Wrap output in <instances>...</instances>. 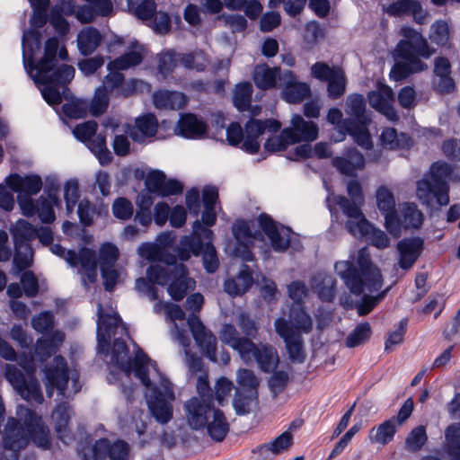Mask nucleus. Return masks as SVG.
Returning <instances> with one entry per match:
<instances>
[{
	"label": "nucleus",
	"mask_w": 460,
	"mask_h": 460,
	"mask_svg": "<svg viewBox=\"0 0 460 460\" xmlns=\"http://www.w3.org/2000/svg\"><path fill=\"white\" fill-rule=\"evenodd\" d=\"M18 362L25 375L15 366L8 364L4 367L5 377L23 399L41 402L43 397L40 385L32 376L36 368L34 357L22 354L19 356Z\"/></svg>",
	"instance_id": "10"
},
{
	"label": "nucleus",
	"mask_w": 460,
	"mask_h": 460,
	"mask_svg": "<svg viewBox=\"0 0 460 460\" xmlns=\"http://www.w3.org/2000/svg\"><path fill=\"white\" fill-rule=\"evenodd\" d=\"M282 73L279 67L271 68L267 65H260L254 68L253 81L261 89L274 88L278 81L280 83Z\"/></svg>",
	"instance_id": "37"
},
{
	"label": "nucleus",
	"mask_w": 460,
	"mask_h": 460,
	"mask_svg": "<svg viewBox=\"0 0 460 460\" xmlns=\"http://www.w3.org/2000/svg\"><path fill=\"white\" fill-rule=\"evenodd\" d=\"M423 249V240L420 237L406 238L397 244L399 252L398 266L404 270H410L420 257Z\"/></svg>",
	"instance_id": "29"
},
{
	"label": "nucleus",
	"mask_w": 460,
	"mask_h": 460,
	"mask_svg": "<svg viewBox=\"0 0 460 460\" xmlns=\"http://www.w3.org/2000/svg\"><path fill=\"white\" fill-rule=\"evenodd\" d=\"M401 40L398 42L395 53L399 58L407 60L420 59L419 57L429 58L433 51L427 40L416 30L404 26L400 30Z\"/></svg>",
	"instance_id": "12"
},
{
	"label": "nucleus",
	"mask_w": 460,
	"mask_h": 460,
	"mask_svg": "<svg viewBox=\"0 0 460 460\" xmlns=\"http://www.w3.org/2000/svg\"><path fill=\"white\" fill-rule=\"evenodd\" d=\"M186 102L185 95L177 92L159 91L154 94V104L157 108L181 109Z\"/></svg>",
	"instance_id": "45"
},
{
	"label": "nucleus",
	"mask_w": 460,
	"mask_h": 460,
	"mask_svg": "<svg viewBox=\"0 0 460 460\" xmlns=\"http://www.w3.org/2000/svg\"><path fill=\"white\" fill-rule=\"evenodd\" d=\"M428 437L423 426L414 428L407 436L405 448L411 452H417L426 444Z\"/></svg>",
	"instance_id": "58"
},
{
	"label": "nucleus",
	"mask_w": 460,
	"mask_h": 460,
	"mask_svg": "<svg viewBox=\"0 0 460 460\" xmlns=\"http://www.w3.org/2000/svg\"><path fill=\"white\" fill-rule=\"evenodd\" d=\"M445 450L453 460H460V424L453 423L446 429Z\"/></svg>",
	"instance_id": "48"
},
{
	"label": "nucleus",
	"mask_w": 460,
	"mask_h": 460,
	"mask_svg": "<svg viewBox=\"0 0 460 460\" xmlns=\"http://www.w3.org/2000/svg\"><path fill=\"white\" fill-rule=\"evenodd\" d=\"M398 428L395 418H391L372 428L368 439L372 444L385 446L394 439Z\"/></svg>",
	"instance_id": "36"
},
{
	"label": "nucleus",
	"mask_w": 460,
	"mask_h": 460,
	"mask_svg": "<svg viewBox=\"0 0 460 460\" xmlns=\"http://www.w3.org/2000/svg\"><path fill=\"white\" fill-rule=\"evenodd\" d=\"M236 383L238 390L250 392V396L242 401L237 394L234 399V407L238 414H244L249 411V406L255 395L256 389L259 385V379L252 370L242 368L236 373Z\"/></svg>",
	"instance_id": "23"
},
{
	"label": "nucleus",
	"mask_w": 460,
	"mask_h": 460,
	"mask_svg": "<svg viewBox=\"0 0 460 460\" xmlns=\"http://www.w3.org/2000/svg\"><path fill=\"white\" fill-rule=\"evenodd\" d=\"M97 123L87 121L77 125L73 129L74 136L82 142H87V146L99 159L102 164L111 162V155L106 146L105 137L101 134H95Z\"/></svg>",
	"instance_id": "13"
},
{
	"label": "nucleus",
	"mask_w": 460,
	"mask_h": 460,
	"mask_svg": "<svg viewBox=\"0 0 460 460\" xmlns=\"http://www.w3.org/2000/svg\"><path fill=\"white\" fill-rule=\"evenodd\" d=\"M142 58L143 55L141 50L136 49L111 61L107 65V68L108 70H127L138 65L142 61Z\"/></svg>",
	"instance_id": "51"
},
{
	"label": "nucleus",
	"mask_w": 460,
	"mask_h": 460,
	"mask_svg": "<svg viewBox=\"0 0 460 460\" xmlns=\"http://www.w3.org/2000/svg\"><path fill=\"white\" fill-rule=\"evenodd\" d=\"M257 225L270 240L272 248L277 252L285 251L289 244V229L278 226L267 215H261L257 219Z\"/></svg>",
	"instance_id": "25"
},
{
	"label": "nucleus",
	"mask_w": 460,
	"mask_h": 460,
	"mask_svg": "<svg viewBox=\"0 0 460 460\" xmlns=\"http://www.w3.org/2000/svg\"><path fill=\"white\" fill-rule=\"evenodd\" d=\"M380 145L386 149L408 148L411 145V138L404 133L398 134L394 128H387L379 137Z\"/></svg>",
	"instance_id": "42"
},
{
	"label": "nucleus",
	"mask_w": 460,
	"mask_h": 460,
	"mask_svg": "<svg viewBox=\"0 0 460 460\" xmlns=\"http://www.w3.org/2000/svg\"><path fill=\"white\" fill-rule=\"evenodd\" d=\"M20 416L24 418V427L13 419L7 422L4 435L5 447L19 450L31 439L39 447L47 448L50 443L49 435L41 419L27 409L21 410Z\"/></svg>",
	"instance_id": "6"
},
{
	"label": "nucleus",
	"mask_w": 460,
	"mask_h": 460,
	"mask_svg": "<svg viewBox=\"0 0 460 460\" xmlns=\"http://www.w3.org/2000/svg\"><path fill=\"white\" fill-rule=\"evenodd\" d=\"M128 9L142 20L151 18L155 10L154 0H128Z\"/></svg>",
	"instance_id": "57"
},
{
	"label": "nucleus",
	"mask_w": 460,
	"mask_h": 460,
	"mask_svg": "<svg viewBox=\"0 0 460 460\" xmlns=\"http://www.w3.org/2000/svg\"><path fill=\"white\" fill-rule=\"evenodd\" d=\"M312 326L311 317L299 305L291 308L288 320L279 317L275 321V332L284 340L292 360H303L301 335L310 332Z\"/></svg>",
	"instance_id": "7"
},
{
	"label": "nucleus",
	"mask_w": 460,
	"mask_h": 460,
	"mask_svg": "<svg viewBox=\"0 0 460 460\" xmlns=\"http://www.w3.org/2000/svg\"><path fill=\"white\" fill-rule=\"evenodd\" d=\"M315 155L319 158H325L331 155V150L326 143H317L314 148L311 145L304 144L296 147V156L299 157H309Z\"/></svg>",
	"instance_id": "56"
},
{
	"label": "nucleus",
	"mask_w": 460,
	"mask_h": 460,
	"mask_svg": "<svg viewBox=\"0 0 460 460\" xmlns=\"http://www.w3.org/2000/svg\"><path fill=\"white\" fill-rule=\"evenodd\" d=\"M174 131L176 135L184 137L197 138L205 135L207 126L196 116L192 114H186L181 116Z\"/></svg>",
	"instance_id": "35"
},
{
	"label": "nucleus",
	"mask_w": 460,
	"mask_h": 460,
	"mask_svg": "<svg viewBox=\"0 0 460 460\" xmlns=\"http://www.w3.org/2000/svg\"><path fill=\"white\" fill-rule=\"evenodd\" d=\"M52 419L55 422L56 431L60 439L66 442L69 438L68 432V420H69V411L65 405L58 406L52 414Z\"/></svg>",
	"instance_id": "53"
},
{
	"label": "nucleus",
	"mask_w": 460,
	"mask_h": 460,
	"mask_svg": "<svg viewBox=\"0 0 460 460\" xmlns=\"http://www.w3.org/2000/svg\"><path fill=\"white\" fill-rule=\"evenodd\" d=\"M221 341L236 350L244 362H250L255 351V344L249 339L239 338L236 329L230 324H225L220 332Z\"/></svg>",
	"instance_id": "22"
},
{
	"label": "nucleus",
	"mask_w": 460,
	"mask_h": 460,
	"mask_svg": "<svg viewBox=\"0 0 460 460\" xmlns=\"http://www.w3.org/2000/svg\"><path fill=\"white\" fill-rule=\"evenodd\" d=\"M40 207L38 208V215L43 223H50L55 220V214L53 211L54 206H59L60 201L58 197L49 195L47 198L40 199Z\"/></svg>",
	"instance_id": "55"
},
{
	"label": "nucleus",
	"mask_w": 460,
	"mask_h": 460,
	"mask_svg": "<svg viewBox=\"0 0 460 460\" xmlns=\"http://www.w3.org/2000/svg\"><path fill=\"white\" fill-rule=\"evenodd\" d=\"M16 253L13 258V264L21 270L28 268L32 264L33 252L31 248L26 243L15 244Z\"/></svg>",
	"instance_id": "61"
},
{
	"label": "nucleus",
	"mask_w": 460,
	"mask_h": 460,
	"mask_svg": "<svg viewBox=\"0 0 460 460\" xmlns=\"http://www.w3.org/2000/svg\"><path fill=\"white\" fill-rule=\"evenodd\" d=\"M352 260L359 268L356 272L352 263L349 261H339L335 264L337 274L344 280L345 285L355 295H363V300L358 306L360 315L368 314L375 305L385 296L387 290L372 296L383 286V276L380 269L370 260L367 248L358 251Z\"/></svg>",
	"instance_id": "4"
},
{
	"label": "nucleus",
	"mask_w": 460,
	"mask_h": 460,
	"mask_svg": "<svg viewBox=\"0 0 460 460\" xmlns=\"http://www.w3.org/2000/svg\"><path fill=\"white\" fill-rule=\"evenodd\" d=\"M158 128L157 119L153 114H146L136 119L135 126L123 125V131L129 134L136 142H143L146 137L155 135Z\"/></svg>",
	"instance_id": "31"
},
{
	"label": "nucleus",
	"mask_w": 460,
	"mask_h": 460,
	"mask_svg": "<svg viewBox=\"0 0 460 460\" xmlns=\"http://www.w3.org/2000/svg\"><path fill=\"white\" fill-rule=\"evenodd\" d=\"M255 359L259 367L265 372H271L276 370L279 358L277 351L267 346L257 347L255 345V351L250 361Z\"/></svg>",
	"instance_id": "41"
},
{
	"label": "nucleus",
	"mask_w": 460,
	"mask_h": 460,
	"mask_svg": "<svg viewBox=\"0 0 460 460\" xmlns=\"http://www.w3.org/2000/svg\"><path fill=\"white\" fill-rule=\"evenodd\" d=\"M252 86L250 83H241L235 86L234 103L239 111H244L251 102Z\"/></svg>",
	"instance_id": "59"
},
{
	"label": "nucleus",
	"mask_w": 460,
	"mask_h": 460,
	"mask_svg": "<svg viewBox=\"0 0 460 460\" xmlns=\"http://www.w3.org/2000/svg\"><path fill=\"white\" fill-rule=\"evenodd\" d=\"M334 166L344 174H353L355 171L362 169L365 165V159L361 154L352 150L348 155V159L337 157L333 160Z\"/></svg>",
	"instance_id": "47"
},
{
	"label": "nucleus",
	"mask_w": 460,
	"mask_h": 460,
	"mask_svg": "<svg viewBox=\"0 0 460 460\" xmlns=\"http://www.w3.org/2000/svg\"><path fill=\"white\" fill-rule=\"evenodd\" d=\"M213 232L200 225L199 221L193 224L191 236H183L177 250L179 259L188 261L191 254L202 255L203 265L208 272H215L218 268V259L215 247L212 245Z\"/></svg>",
	"instance_id": "8"
},
{
	"label": "nucleus",
	"mask_w": 460,
	"mask_h": 460,
	"mask_svg": "<svg viewBox=\"0 0 460 460\" xmlns=\"http://www.w3.org/2000/svg\"><path fill=\"white\" fill-rule=\"evenodd\" d=\"M106 127H111L114 130L117 129L112 144L115 154L119 156L127 155L130 151V142L128 137L124 134L120 133L117 123L111 121L106 124ZM121 132L125 133L123 128L121 129Z\"/></svg>",
	"instance_id": "62"
},
{
	"label": "nucleus",
	"mask_w": 460,
	"mask_h": 460,
	"mask_svg": "<svg viewBox=\"0 0 460 460\" xmlns=\"http://www.w3.org/2000/svg\"><path fill=\"white\" fill-rule=\"evenodd\" d=\"M4 181L18 196L36 195L42 188L41 178L36 174L21 176L13 173L7 176Z\"/></svg>",
	"instance_id": "28"
},
{
	"label": "nucleus",
	"mask_w": 460,
	"mask_h": 460,
	"mask_svg": "<svg viewBox=\"0 0 460 460\" xmlns=\"http://www.w3.org/2000/svg\"><path fill=\"white\" fill-rule=\"evenodd\" d=\"M451 30L448 22L445 20H436L430 25L429 39L438 46H446L449 43Z\"/></svg>",
	"instance_id": "50"
},
{
	"label": "nucleus",
	"mask_w": 460,
	"mask_h": 460,
	"mask_svg": "<svg viewBox=\"0 0 460 460\" xmlns=\"http://www.w3.org/2000/svg\"><path fill=\"white\" fill-rule=\"evenodd\" d=\"M327 120L329 123L335 126L337 135L332 137L334 142H341L344 139L345 134L349 131L356 140V142L364 148L369 149L372 146L369 133L364 125L349 128L342 120V112L336 108L329 110L327 114Z\"/></svg>",
	"instance_id": "15"
},
{
	"label": "nucleus",
	"mask_w": 460,
	"mask_h": 460,
	"mask_svg": "<svg viewBox=\"0 0 460 460\" xmlns=\"http://www.w3.org/2000/svg\"><path fill=\"white\" fill-rule=\"evenodd\" d=\"M53 362L54 367H49L44 370L45 385L49 395L52 394L54 387L62 391L68 380L65 359L58 356L54 358Z\"/></svg>",
	"instance_id": "33"
},
{
	"label": "nucleus",
	"mask_w": 460,
	"mask_h": 460,
	"mask_svg": "<svg viewBox=\"0 0 460 460\" xmlns=\"http://www.w3.org/2000/svg\"><path fill=\"white\" fill-rule=\"evenodd\" d=\"M138 255L147 261H160L166 264L151 266L146 270L147 280L140 278L136 281V289L150 300L158 298L153 285H168V294L174 300H181L188 290L193 289L195 282L187 277L186 268L177 264L172 256L164 254L159 247L153 243H142L137 249Z\"/></svg>",
	"instance_id": "3"
},
{
	"label": "nucleus",
	"mask_w": 460,
	"mask_h": 460,
	"mask_svg": "<svg viewBox=\"0 0 460 460\" xmlns=\"http://www.w3.org/2000/svg\"><path fill=\"white\" fill-rule=\"evenodd\" d=\"M206 426L208 435L215 441H222L229 429V425L224 414L216 409L212 411Z\"/></svg>",
	"instance_id": "40"
},
{
	"label": "nucleus",
	"mask_w": 460,
	"mask_h": 460,
	"mask_svg": "<svg viewBox=\"0 0 460 460\" xmlns=\"http://www.w3.org/2000/svg\"><path fill=\"white\" fill-rule=\"evenodd\" d=\"M99 319L97 323V336L99 351L104 352L113 329L119 326L120 319L112 309L104 313L102 307H98Z\"/></svg>",
	"instance_id": "30"
},
{
	"label": "nucleus",
	"mask_w": 460,
	"mask_h": 460,
	"mask_svg": "<svg viewBox=\"0 0 460 460\" xmlns=\"http://www.w3.org/2000/svg\"><path fill=\"white\" fill-rule=\"evenodd\" d=\"M209 404L198 398H192L185 404V418L187 423L193 429H199L206 426L212 411Z\"/></svg>",
	"instance_id": "27"
},
{
	"label": "nucleus",
	"mask_w": 460,
	"mask_h": 460,
	"mask_svg": "<svg viewBox=\"0 0 460 460\" xmlns=\"http://www.w3.org/2000/svg\"><path fill=\"white\" fill-rule=\"evenodd\" d=\"M252 284V277L247 266H242L239 274L225 283V290L230 296H240L245 293Z\"/></svg>",
	"instance_id": "39"
},
{
	"label": "nucleus",
	"mask_w": 460,
	"mask_h": 460,
	"mask_svg": "<svg viewBox=\"0 0 460 460\" xmlns=\"http://www.w3.org/2000/svg\"><path fill=\"white\" fill-rule=\"evenodd\" d=\"M52 253L64 258L71 266L81 265L82 270L88 272L89 280L92 281L96 277V261L94 253L88 250L84 249L81 251L79 256L70 250H66L59 244H53L50 247Z\"/></svg>",
	"instance_id": "20"
},
{
	"label": "nucleus",
	"mask_w": 460,
	"mask_h": 460,
	"mask_svg": "<svg viewBox=\"0 0 460 460\" xmlns=\"http://www.w3.org/2000/svg\"><path fill=\"white\" fill-rule=\"evenodd\" d=\"M123 75L119 70H109V74L104 77L103 85L100 87L107 93L117 90L119 95H128L137 89V84H142L136 80H129L123 83Z\"/></svg>",
	"instance_id": "34"
},
{
	"label": "nucleus",
	"mask_w": 460,
	"mask_h": 460,
	"mask_svg": "<svg viewBox=\"0 0 460 460\" xmlns=\"http://www.w3.org/2000/svg\"><path fill=\"white\" fill-rule=\"evenodd\" d=\"M281 127L279 120L269 119L266 120L251 119L245 125L243 144L242 147L250 154H255L260 148V137L268 129L277 132Z\"/></svg>",
	"instance_id": "16"
},
{
	"label": "nucleus",
	"mask_w": 460,
	"mask_h": 460,
	"mask_svg": "<svg viewBox=\"0 0 460 460\" xmlns=\"http://www.w3.org/2000/svg\"><path fill=\"white\" fill-rule=\"evenodd\" d=\"M371 335L370 325L367 323L358 324L347 337L346 345L354 348L367 341Z\"/></svg>",
	"instance_id": "60"
},
{
	"label": "nucleus",
	"mask_w": 460,
	"mask_h": 460,
	"mask_svg": "<svg viewBox=\"0 0 460 460\" xmlns=\"http://www.w3.org/2000/svg\"><path fill=\"white\" fill-rule=\"evenodd\" d=\"M102 35L100 32L91 27L83 29L77 36V46L80 52L84 55L93 53L100 45Z\"/></svg>",
	"instance_id": "44"
},
{
	"label": "nucleus",
	"mask_w": 460,
	"mask_h": 460,
	"mask_svg": "<svg viewBox=\"0 0 460 460\" xmlns=\"http://www.w3.org/2000/svg\"><path fill=\"white\" fill-rule=\"evenodd\" d=\"M40 48V34L36 30L24 32L22 38V54L25 69L40 88L44 100L50 105L61 102V94L56 89L57 84L69 83L75 76V68L69 65L57 64L58 41L49 39L45 44L44 57L32 66L33 56Z\"/></svg>",
	"instance_id": "2"
},
{
	"label": "nucleus",
	"mask_w": 460,
	"mask_h": 460,
	"mask_svg": "<svg viewBox=\"0 0 460 460\" xmlns=\"http://www.w3.org/2000/svg\"><path fill=\"white\" fill-rule=\"evenodd\" d=\"M12 233L15 240V244L24 243L36 237L37 230L26 220L20 219L12 228Z\"/></svg>",
	"instance_id": "54"
},
{
	"label": "nucleus",
	"mask_w": 460,
	"mask_h": 460,
	"mask_svg": "<svg viewBox=\"0 0 460 460\" xmlns=\"http://www.w3.org/2000/svg\"><path fill=\"white\" fill-rule=\"evenodd\" d=\"M129 445L121 439L100 438L79 451L83 460H128Z\"/></svg>",
	"instance_id": "11"
},
{
	"label": "nucleus",
	"mask_w": 460,
	"mask_h": 460,
	"mask_svg": "<svg viewBox=\"0 0 460 460\" xmlns=\"http://www.w3.org/2000/svg\"><path fill=\"white\" fill-rule=\"evenodd\" d=\"M335 199L348 217L346 228L352 235L358 238L367 237L378 249H385L390 245V239L386 234L374 227L358 206L350 204L344 197H336Z\"/></svg>",
	"instance_id": "9"
},
{
	"label": "nucleus",
	"mask_w": 460,
	"mask_h": 460,
	"mask_svg": "<svg viewBox=\"0 0 460 460\" xmlns=\"http://www.w3.org/2000/svg\"><path fill=\"white\" fill-rule=\"evenodd\" d=\"M255 226V223H247L239 221L234 225L233 233L235 240L239 243V247L234 250H231L230 247L227 251L235 257H241L243 261H252V257L249 251L250 246L261 235V233H253L252 229Z\"/></svg>",
	"instance_id": "17"
},
{
	"label": "nucleus",
	"mask_w": 460,
	"mask_h": 460,
	"mask_svg": "<svg viewBox=\"0 0 460 460\" xmlns=\"http://www.w3.org/2000/svg\"><path fill=\"white\" fill-rule=\"evenodd\" d=\"M284 134L296 144L302 141L311 142L318 137L319 128L316 123L305 120L299 114L291 116L289 126L284 128Z\"/></svg>",
	"instance_id": "19"
},
{
	"label": "nucleus",
	"mask_w": 460,
	"mask_h": 460,
	"mask_svg": "<svg viewBox=\"0 0 460 460\" xmlns=\"http://www.w3.org/2000/svg\"><path fill=\"white\" fill-rule=\"evenodd\" d=\"M156 311H164L169 322L171 336L181 345L186 347L190 343L188 331L190 330L198 346L212 361H220L224 364L229 362V356L223 354L220 358L216 356L217 339L206 329L201 321L196 316H190L187 320L182 309L173 304L161 303L155 305Z\"/></svg>",
	"instance_id": "5"
},
{
	"label": "nucleus",
	"mask_w": 460,
	"mask_h": 460,
	"mask_svg": "<svg viewBox=\"0 0 460 460\" xmlns=\"http://www.w3.org/2000/svg\"><path fill=\"white\" fill-rule=\"evenodd\" d=\"M455 169L446 162L438 161L430 166L429 177L438 184L448 185L449 181H455Z\"/></svg>",
	"instance_id": "52"
},
{
	"label": "nucleus",
	"mask_w": 460,
	"mask_h": 460,
	"mask_svg": "<svg viewBox=\"0 0 460 460\" xmlns=\"http://www.w3.org/2000/svg\"><path fill=\"white\" fill-rule=\"evenodd\" d=\"M145 184L147 190L160 196H170L181 193L182 185L175 180H167L161 171H150L146 173Z\"/></svg>",
	"instance_id": "26"
},
{
	"label": "nucleus",
	"mask_w": 460,
	"mask_h": 460,
	"mask_svg": "<svg viewBox=\"0 0 460 460\" xmlns=\"http://www.w3.org/2000/svg\"><path fill=\"white\" fill-rule=\"evenodd\" d=\"M401 230L402 228H418L422 225L423 214L413 203H403L400 208Z\"/></svg>",
	"instance_id": "43"
},
{
	"label": "nucleus",
	"mask_w": 460,
	"mask_h": 460,
	"mask_svg": "<svg viewBox=\"0 0 460 460\" xmlns=\"http://www.w3.org/2000/svg\"><path fill=\"white\" fill-rule=\"evenodd\" d=\"M64 334L60 332H55L49 338L39 339L35 345V355L40 360L46 359L64 341Z\"/></svg>",
	"instance_id": "46"
},
{
	"label": "nucleus",
	"mask_w": 460,
	"mask_h": 460,
	"mask_svg": "<svg viewBox=\"0 0 460 460\" xmlns=\"http://www.w3.org/2000/svg\"><path fill=\"white\" fill-rule=\"evenodd\" d=\"M450 62L447 58H436L434 67L435 85L439 92L449 93L454 89L455 84L450 76Z\"/></svg>",
	"instance_id": "38"
},
{
	"label": "nucleus",
	"mask_w": 460,
	"mask_h": 460,
	"mask_svg": "<svg viewBox=\"0 0 460 460\" xmlns=\"http://www.w3.org/2000/svg\"><path fill=\"white\" fill-rule=\"evenodd\" d=\"M396 63L390 71V78L394 81H400L405 78L410 73L419 72L427 67L420 59L407 60Z\"/></svg>",
	"instance_id": "49"
},
{
	"label": "nucleus",
	"mask_w": 460,
	"mask_h": 460,
	"mask_svg": "<svg viewBox=\"0 0 460 460\" xmlns=\"http://www.w3.org/2000/svg\"><path fill=\"white\" fill-rule=\"evenodd\" d=\"M292 444V433L285 431L271 441L260 446L255 452L261 460H271L276 456L288 451Z\"/></svg>",
	"instance_id": "32"
},
{
	"label": "nucleus",
	"mask_w": 460,
	"mask_h": 460,
	"mask_svg": "<svg viewBox=\"0 0 460 460\" xmlns=\"http://www.w3.org/2000/svg\"><path fill=\"white\" fill-rule=\"evenodd\" d=\"M328 93L331 98H338L345 92L346 82L343 71L337 70L328 81Z\"/></svg>",
	"instance_id": "64"
},
{
	"label": "nucleus",
	"mask_w": 460,
	"mask_h": 460,
	"mask_svg": "<svg viewBox=\"0 0 460 460\" xmlns=\"http://www.w3.org/2000/svg\"><path fill=\"white\" fill-rule=\"evenodd\" d=\"M63 111L71 119H81L86 116L87 104L83 100L71 98L63 105Z\"/></svg>",
	"instance_id": "63"
},
{
	"label": "nucleus",
	"mask_w": 460,
	"mask_h": 460,
	"mask_svg": "<svg viewBox=\"0 0 460 460\" xmlns=\"http://www.w3.org/2000/svg\"><path fill=\"white\" fill-rule=\"evenodd\" d=\"M375 200L377 209L385 217L386 230L394 237H399L401 223L396 213V200L393 191L385 186H379L376 190Z\"/></svg>",
	"instance_id": "14"
},
{
	"label": "nucleus",
	"mask_w": 460,
	"mask_h": 460,
	"mask_svg": "<svg viewBox=\"0 0 460 460\" xmlns=\"http://www.w3.org/2000/svg\"><path fill=\"white\" fill-rule=\"evenodd\" d=\"M281 98L288 103H298L310 95V86L297 80L290 70H285L280 77Z\"/></svg>",
	"instance_id": "18"
},
{
	"label": "nucleus",
	"mask_w": 460,
	"mask_h": 460,
	"mask_svg": "<svg viewBox=\"0 0 460 460\" xmlns=\"http://www.w3.org/2000/svg\"><path fill=\"white\" fill-rule=\"evenodd\" d=\"M394 100L393 90L385 84H378L376 90L368 93L370 106L391 121L398 119V115L393 107Z\"/></svg>",
	"instance_id": "24"
},
{
	"label": "nucleus",
	"mask_w": 460,
	"mask_h": 460,
	"mask_svg": "<svg viewBox=\"0 0 460 460\" xmlns=\"http://www.w3.org/2000/svg\"><path fill=\"white\" fill-rule=\"evenodd\" d=\"M448 189V185L438 184L427 175L417 182L416 195L423 204L429 205L436 199L439 205L446 206L449 202Z\"/></svg>",
	"instance_id": "21"
},
{
	"label": "nucleus",
	"mask_w": 460,
	"mask_h": 460,
	"mask_svg": "<svg viewBox=\"0 0 460 460\" xmlns=\"http://www.w3.org/2000/svg\"><path fill=\"white\" fill-rule=\"evenodd\" d=\"M111 362L126 376L134 373L141 381L146 388L145 395L148 408L158 422L164 424L171 420L172 409L169 402L174 398L171 383L158 371L155 363L138 349L135 352L132 361L124 342L119 341H115L113 344Z\"/></svg>",
	"instance_id": "1"
}]
</instances>
